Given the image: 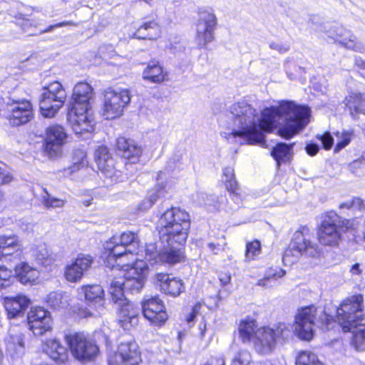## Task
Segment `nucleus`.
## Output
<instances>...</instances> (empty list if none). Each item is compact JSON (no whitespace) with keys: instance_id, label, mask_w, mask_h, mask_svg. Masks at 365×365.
<instances>
[{"instance_id":"nucleus-21","label":"nucleus","mask_w":365,"mask_h":365,"mask_svg":"<svg viewBox=\"0 0 365 365\" xmlns=\"http://www.w3.org/2000/svg\"><path fill=\"white\" fill-rule=\"evenodd\" d=\"M27 322L29 329L35 336H42L51 329V314L41 307H31L27 314Z\"/></svg>"},{"instance_id":"nucleus-43","label":"nucleus","mask_w":365,"mask_h":365,"mask_svg":"<svg viewBox=\"0 0 365 365\" xmlns=\"http://www.w3.org/2000/svg\"><path fill=\"white\" fill-rule=\"evenodd\" d=\"M296 365H324L311 351H301L295 359Z\"/></svg>"},{"instance_id":"nucleus-22","label":"nucleus","mask_w":365,"mask_h":365,"mask_svg":"<svg viewBox=\"0 0 365 365\" xmlns=\"http://www.w3.org/2000/svg\"><path fill=\"white\" fill-rule=\"evenodd\" d=\"M142 308L144 317L153 325L162 326L168 319L165 305L158 297L144 300Z\"/></svg>"},{"instance_id":"nucleus-46","label":"nucleus","mask_w":365,"mask_h":365,"mask_svg":"<svg viewBox=\"0 0 365 365\" xmlns=\"http://www.w3.org/2000/svg\"><path fill=\"white\" fill-rule=\"evenodd\" d=\"M231 365H252L251 354L247 349H240L233 356Z\"/></svg>"},{"instance_id":"nucleus-41","label":"nucleus","mask_w":365,"mask_h":365,"mask_svg":"<svg viewBox=\"0 0 365 365\" xmlns=\"http://www.w3.org/2000/svg\"><path fill=\"white\" fill-rule=\"evenodd\" d=\"M32 255L43 266H48L53 262L50 251L45 243H40L33 248Z\"/></svg>"},{"instance_id":"nucleus-3","label":"nucleus","mask_w":365,"mask_h":365,"mask_svg":"<svg viewBox=\"0 0 365 365\" xmlns=\"http://www.w3.org/2000/svg\"><path fill=\"white\" fill-rule=\"evenodd\" d=\"M139 244L138 236L133 232H124L119 236L112 237L103 245L106 266L113 268L115 263L120 266L123 262L140 259Z\"/></svg>"},{"instance_id":"nucleus-30","label":"nucleus","mask_w":365,"mask_h":365,"mask_svg":"<svg viewBox=\"0 0 365 365\" xmlns=\"http://www.w3.org/2000/svg\"><path fill=\"white\" fill-rule=\"evenodd\" d=\"M259 327L257 322L252 317L247 316L242 319L238 324L239 337L242 343L247 344L252 342L254 336Z\"/></svg>"},{"instance_id":"nucleus-8","label":"nucleus","mask_w":365,"mask_h":365,"mask_svg":"<svg viewBox=\"0 0 365 365\" xmlns=\"http://www.w3.org/2000/svg\"><path fill=\"white\" fill-rule=\"evenodd\" d=\"M319 253L318 246L311 242L309 228L302 227L294 233L288 249L284 252L282 260L284 264L292 265L300 257H315Z\"/></svg>"},{"instance_id":"nucleus-11","label":"nucleus","mask_w":365,"mask_h":365,"mask_svg":"<svg viewBox=\"0 0 365 365\" xmlns=\"http://www.w3.org/2000/svg\"><path fill=\"white\" fill-rule=\"evenodd\" d=\"M130 101V94L126 88H108L103 94V115L106 119H114L123 115Z\"/></svg>"},{"instance_id":"nucleus-61","label":"nucleus","mask_w":365,"mask_h":365,"mask_svg":"<svg viewBox=\"0 0 365 365\" xmlns=\"http://www.w3.org/2000/svg\"><path fill=\"white\" fill-rule=\"evenodd\" d=\"M19 227L21 230L24 232H29L32 230V225L29 222H21V224H19Z\"/></svg>"},{"instance_id":"nucleus-59","label":"nucleus","mask_w":365,"mask_h":365,"mask_svg":"<svg viewBox=\"0 0 365 365\" xmlns=\"http://www.w3.org/2000/svg\"><path fill=\"white\" fill-rule=\"evenodd\" d=\"M269 47L272 49H274L278 51L280 53H284L288 51L289 48L288 46H284L280 43L278 42H272L269 43Z\"/></svg>"},{"instance_id":"nucleus-2","label":"nucleus","mask_w":365,"mask_h":365,"mask_svg":"<svg viewBox=\"0 0 365 365\" xmlns=\"http://www.w3.org/2000/svg\"><path fill=\"white\" fill-rule=\"evenodd\" d=\"M190 219L189 214L183 210L172 207L165 211L158 220L157 229L163 243H167L158 250L155 243L146 245L145 259L151 265L156 264H175L185 260V256L182 246L185 243Z\"/></svg>"},{"instance_id":"nucleus-15","label":"nucleus","mask_w":365,"mask_h":365,"mask_svg":"<svg viewBox=\"0 0 365 365\" xmlns=\"http://www.w3.org/2000/svg\"><path fill=\"white\" fill-rule=\"evenodd\" d=\"M198 15L199 18L196 23L195 41L202 48L213 41L217 19L211 8L200 9Z\"/></svg>"},{"instance_id":"nucleus-51","label":"nucleus","mask_w":365,"mask_h":365,"mask_svg":"<svg viewBox=\"0 0 365 365\" xmlns=\"http://www.w3.org/2000/svg\"><path fill=\"white\" fill-rule=\"evenodd\" d=\"M74 156L73 158V165L68 169V173H72L78 170L84 165V159L86 158V153L81 150H77L73 153Z\"/></svg>"},{"instance_id":"nucleus-28","label":"nucleus","mask_w":365,"mask_h":365,"mask_svg":"<svg viewBox=\"0 0 365 365\" xmlns=\"http://www.w3.org/2000/svg\"><path fill=\"white\" fill-rule=\"evenodd\" d=\"M116 147L123 157L128 160L131 163L138 161L142 154V148L130 140L120 137L117 139Z\"/></svg>"},{"instance_id":"nucleus-33","label":"nucleus","mask_w":365,"mask_h":365,"mask_svg":"<svg viewBox=\"0 0 365 365\" xmlns=\"http://www.w3.org/2000/svg\"><path fill=\"white\" fill-rule=\"evenodd\" d=\"M15 273L19 282L24 284L34 283L40 276V272L37 269L25 262L16 266Z\"/></svg>"},{"instance_id":"nucleus-44","label":"nucleus","mask_w":365,"mask_h":365,"mask_svg":"<svg viewBox=\"0 0 365 365\" xmlns=\"http://www.w3.org/2000/svg\"><path fill=\"white\" fill-rule=\"evenodd\" d=\"M351 345L357 351H365V326L359 327L354 331Z\"/></svg>"},{"instance_id":"nucleus-47","label":"nucleus","mask_w":365,"mask_h":365,"mask_svg":"<svg viewBox=\"0 0 365 365\" xmlns=\"http://www.w3.org/2000/svg\"><path fill=\"white\" fill-rule=\"evenodd\" d=\"M335 135L336 137L337 141L334 148V151L339 152L349 145L352 138L353 133L351 131H338L335 133Z\"/></svg>"},{"instance_id":"nucleus-10","label":"nucleus","mask_w":365,"mask_h":365,"mask_svg":"<svg viewBox=\"0 0 365 365\" xmlns=\"http://www.w3.org/2000/svg\"><path fill=\"white\" fill-rule=\"evenodd\" d=\"M66 92L58 81H53L44 87L40 96L41 114L46 118H53L63 106Z\"/></svg>"},{"instance_id":"nucleus-45","label":"nucleus","mask_w":365,"mask_h":365,"mask_svg":"<svg viewBox=\"0 0 365 365\" xmlns=\"http://www.w3.org/2000/svg\"><path fill=\"white\" fill-rule=\"evenodd\" d=\"M365 207L364 201L360 197H354L348 199L339 205L341 210H363Z\"/></svg>"},{"instance_id":"nucleus-31","label":"nucleus","mask_w":365,"mask_h":365,"mask_svg":"<svg viewBox=\"0 0 365 365\" xmlns=\"http://www.w3.org/2000/svg\"><path fill=\"white\" fill-rule=\"evenodd\" d=\"M344 103L352 118L359 114L365 115V94L360 92H351L344 98Z\"/></svg>"},{"instance_id":"nucleus-39","label":"nucleus","mask_w":365,"mask_h":365,"mask_svg":"<svg viewBox=\"0 0 365 365\" xmlns=\"http://www.w3.org/2000/svg\"><path fill=\"white\" fill-rule=\"evenodd\" d=\"M292 146L293 144L287 145L286 143H279L273 148L271 155L277 161L278 165L282 163L290 160L293 154Z\"/></svg>"},{"instance_id":"nucleus-24","label":"nucleus","mask_w":365,"mask_h":365,"mask_svg":"<svg viewBox=\"0 0 365 365\" xmlns=\"http://www.w3.org/2000/svg\"><path fill=\"white\" fill-rule=\"evenodd\" d=\"M78 294L83 295L86 301L98 311L103 309L105 304L104 290L99 284L83 285L78 288Z\"/></svg>"},{"instance_id":"nucleus-40","label":"nucleus","mask_w":365,"mask_h":365,"mask_svg":"<svg viewBox=\"0 0 365 365\" xmlns=\"http://www.w3.org/2000/svg\"><path fill=\"white\" fill-rule=\"evenodd\" d=\"M68 24H70V22L63 21L55 25L49 26L48 27L44 29H38L37 24L34 23L33 21L30 19H23L22 22L21 23V26L24 32L27 33L29 36H35L41 34L44 32L51 31L53 28L61 27Z\"/></svg>"},{"instance_id":"nucleus-60","label":"nucleus","mask_w":365,"mask_h":365,"mask_svg":"<svg viewBox=\"0 0 365 365\" xmlns=\"http://www.w3.org/2000/svg\"><path fill=\"white\" fill-rule=\"evenodd\" d=\"M307 153L311 155H315L319 151V146L317 144L310 143L307 145L306 148Z\"/></svg>"},{"instance_id":"nucleus-53","label":"nucleus","mask_w":365,"mask_h":365,"mask_svg":"<svg viewBox=\"0 0 365 365\" xmlns=\"http://www.w3.org/2000/svg\"><path fill=\"white\" fill-rule=\"evenodd\" d=\"M317 138L322 142L324 149L329 150L331 148L334 139L329 133H325L323 135H318Z\"/></svg>"},{"instance_id":"nucleus-16","label":"nucleus","mask_w":365,"mask_h":365,"mask_svg":"<svg viewBox=\"0 0 365 365\" xmlns=\"http://www.w3.org/2000/svg\"><path fill=\"white\" fill-rule=\"evenodd\" d=\"M68 120L76 135L91 134L94 130L93 113L90 106H72Z\"/></svg>"},{"instance_id":"nucleus-29","label":"nucleus","mask_w":365,"mask_h":365,"mask_svg":"<svg viewBox=\"0 0 365 365\" xmlns=\"http://www.w3.org/2000/svg\"><path fill=\"white\" fill-rule=\"evenodd\" d=\"M23 249L22 242L16 235H0V256L19 254Z\"/></svg>"},{"instance_id":"nucleus-5","label":"nucleus","mask_w":365,"mask_h":365,"mask_svg":"<svg viewBox=\"0 0 365 365\" xmlns=\"http://www.w3.org/2000/svg\"><path fill=\"white\" fill-rule=\"evenodd\" d=\"M292 336L289 324L279 323L274 327L264 326L258 329L252 339L254 350L260 355H269L277 347V344H283Z\"/></svg>"},{"instance_id":"nucleus-18","label":"nucleus","mask_w":365,"mask_h":365,"mask_svg":"<svg viewBox=\"0 0 365 365\" xmlns=\"http://www.w3.org/2000/svg\"><path fill=\"white\" fill-rule=\"evenodd\" d=\"M68 135L63 127L52 125L46 129L43 150L51 158H57L62 153V148L66 143Z\"/></svg>"},{"instance_id":"nucleus-1","label":"nucleus","mask_w":365,"mask_h":365,"mask_svg":"<svg viewBox=\"0 0 365 365\" xmlns=\"http://www.w3.org/2000/svg\"><path fill=\"white\" fill-rule=\"evenodd\" d=\"M233 129L225 136L227 140L240 138L244 143L256 145L264 140L263 132L271 133L279 126L277 133L290 139L309 122L307 106L292 101H282L277 106L264 108L260 118L257 110L245 101L233 103L229 109Z\"/></svg>"},{"instance_id":"nucleus-26","label":"nucleus","mask_w":365,"mask_h":365,"mask_svg":"<svg viewBox=\"0 0 365 365\" xmlns=\"http://www.w3.org/2000/svg\"><path fill=\"white\" fill-rule=\"evenodd\" d=\"M42 349L58 364H64L68 359L67 349L61 344L59 340L55 338L48 339L43 341Z\"/></svg>"},{"instance_id":"nucleus-25","label":"nucleus","mask_w":365,"mask_h":365,"mask_svg":"<svg viewBox=\"0 0 365 365\" xmlns=\"http://www.w3.org/2000/svg\"><path fill=\"white\" fill-rule=\"evenodd\" d=\"M328 36L348 49L358 52H362L364 50L363 43L358 41L355 35L351 31L344 28H338L335 34L330 33Z\"/></svg>"},{"instance_id":"nucleus-58","label":"nucleus","mask_w":365,"mask_h":365,"mask_svg":"<svg viewBox=\"0 0 365 365\" xmlns=\"http://www.w3.org/2000/svg\"><path fill=\"white\" fill-rule=\"evenodd\" d=\"M207 247L210 252L215 255H217L220 251L224 250L223 245L217 243L210 242L207 245Z\"/></svg>"},{"instance_id":"nucleus-56","label":"nucleus","mask_w":365,"mask_h":365,"mask_svg":"<svg viewBox=\"0 0 365 365\" xmlns=\"http://www.w3.org/2000/svg\"><path fill=\"white\" fill-rule=\"evenodd\" d=\"M195 200L199 204V205H210V202H209V196L204 192H199L197 193L195 196Z\"/></svg>"},{"instance_id":"nucleus-19","label":"nucleus","mask_w":365,"mask_h":365,"mask_svg":"<svg viewBox=\"0 0 365 365\" xmlns=\"http://www.w3.org/2000/svg\"><path fill=\"white\" fill-rule=\"evenodd\" d=\"M7 118L11 125L19 126L29 122L33 116V108L27 100L11 101L6 103Z\"/></svg>"},{"instance_id":"nucleus-4","label":"nucleus","mask_w":365,"mask_h":365,"mask_svg":"<svg viewBox=\"0 0 365 365\" xmlns=\"http://www.w3.org/2000/svg\"><path fill=\"white\" fill-rule=\"evenodd\" d=\"M135 262L129 263L123 262L120 266L115 263V267L111 269H116L120 272V276L114 278L110 282L108 288V292L112 297V290L120 289L123 295L124 289H127L132 293L139 292L143 287L148 272V263L140 259H135Z\"/></svg>"},{"instance_id":"nucleus-49","label":"nucleus","mask_w":365,"mask_h":365,"mask_svg":"<svg viewBox=\"0 0 365 365\" xmlns=\"http://www.w3.org/2000/svg\"><path fill=\"white\" fill-rule=\"evenodd\" d=\"M42 203L46 208H61L65 205L66 201L62 199L56 198L50 195L45 190V194L42 195Z\"/></svg>"},{"instance_id":"nucleus-50","label":"nucleus","mask_w":365,"mask_h":365,"mask_svg":"<svg viewBox=\"0 0 365 365\" xmlns=\"http://www.w3.org/2000/svg\"><path fill=\"white\" fill-rule=\"evenodd\" d=\"M350 172L356 176L361 177L365 175V158L363 157L354 160L348 165Z\"/></svg>"},{"instance_id":"nucleus-12","label":"nucleus","mask_w":365,"mask_h":365,"mask_svg":"<svg viewBox=\"0 0 365 365\" xmlns=\"http://www.w3.org/2000/svg\"><path fill=\"white\" fill-rule=\"evenodd\" d=\"M178 169L176 163L174 160H169L165 168L160 170L156 177L158 183L155 187L156 190H152L148 192V197L145 198L138 205L140 211H145L150 209L159 197V194L162 190L167 191L175 183V178L173 176L175 170Z\"/></svg>"},{"instance_id":"nucleus-52","label":"nucleus","mask_w":365,"mask_h":365,"mask_svg":"<svg viewBox=\"0 0 365 365\" xmlns=\"http://www.w3.org/2000/svg\"><path fill=\"white\" fill-rule=\"evenodd\" d=\"M13 279L12 271L4 265H0V289L9 287Z\"/></svg>"},{"instance_id":"nucleus-20","label":"nucleus","mask_w":365,"mask_h":365,"mask_svg":"<svg viewBox=\"0 0 365 365\" xmlns=\"http://www.w3.org/2000/svg\"><path fill=\"white\" fill-rule=\"evenodd\" d=\"M93 263L94 258L91 255L78 254L73 261L66 264L64 270L66 279L72 283L79 282Z\"/></svg>"},{"instance_id":"nucleus-64","label":"nucleus","mask_w":365,"mask_h":365,"mask_svg":"<svg viewBox=\"0 0 365 365\" xmlns=\"http://www.w3.org/2000/svg\"><path fill=\"white\" fill-rule=\"evenodd\" d=\"M92 200H93V198L91 197H89L88 199H86V200L83 201V204L86 207H88V206H89L91 204Z\"/></svg>"},{"instance_id":"nucleus-55","label":"nucleus","mask_w":365,"mask_h":365,"mask_svg":"<svg viewBox=\"0 0 365 365\" xmlns=\"http://www.w3.org/2000/svg\"><path fill=\"white\" fill-rule=\"evenodd\" d=\"M285 274V271L282 269H272L271 268L269 271L267 272L265 275L269 279H277L282 277Z\"/></svg>"},{"instance_id":"nucleus-54","label":"nucleus","mask_w":365,"mask_h":365,"mask_svg":"<svg viewBox=\"0 0 365 365\" xmlns=\"http://www.w3.org/2000/svg\"><path fill=\"white\" fill-rule=\"evenodd\" d=\"M12 179L13 177L11 173L0 166V186L9 184L11 182Z\"/></svg>"},{"instance_id":"nucleus-13","label":"nucleus","mask_w":365,"mask_h":365,"mask_svg":"<svg viewBox=\"0 0 365 365\" xmlns=\"http://www.w3.org/2000/svg\"><path fill=\"white\" fill-rule=\"evenodd\" d=\"M112 290L111 301L117 305L118 322L120 327L125 330H130L138 324V309L135 304L130 302L125 295H123L118 289Z\"/></svg>"},{"instance_id":"nucleus-38","label":"nucleus","mask_w":365,"mask_h":365,"mask_svg":"<svg viewBox=\"0 0 365 365\" xmlns=\"http://www.w3.org/2000/svg\"><path fill=\"white\" fill-rule=\"evenodd\" d=\"M160 36L159 26L154 21L145 23L133 34L139 39H155Z\"/></svg>"},{"instance_id":"nucleus-6","label":"nucleus","mask_w":365,"mask_h":365,"mask_svg":"<svg viewBox=\"0 0 365 365\" xmlns=\"http://www.w3.org/2000/svg\"><path fill=\"white\" fill-rule=\"evenodd\" d=\"M320 312L321 321L319 322L317 321L319 310L314 306H308L298 309L294 317L293 329L294 333L299 339L304 341L312 339L314 334V327L317 322L321 324L322 329H329V319L324 311Z\"/></svg>"},{"instance_id":"nucleus-7","label":"nucleus","mask_w":365,"mask_h":365,"mask_svg":"<svg viewBox=\"0 0 365 365\" xmlns=\"http://www.w3.org/2000/svg\"><path fill=\"white\" fill-rule=\"evenodd\" d=\"M365 318L364 297L357 294L345 298L336 309V319L344 331H351Z\"/></svg>"},{"instance_id":"nucleus-42","label":"nucleus","mask_w":365,"mask_h":365,"mask_svg":"<svg viewBox=\"0 0 365 365\" xmlns=\"http://www.w3.org/2000/svg\"><path fill=\"white\" fill-rule=\"evenodd\" d=\"M46 301L51 307L59 309L68 304V296L61 291L52 292L48 294Z\"/></svg>"},{"instance_id":"nucleus-35","label":"nucleus","mask_w":365,"mask_h":365,"mask_svg":"<svg viewBox=\"0 0 365 365\" xmlns=\"http://www.w3.org/2000/svg\"><path fill=\"white\" fill-rule=\"evenodd\" d=\"M6 352L13 358L24 354V341L21 333L11 334L5 340Z\"/></svg>"},{"instance_id":"nucleus-9","label":"nucleus","mask_w":365,"mask_h":365,"mask_svg":"<svg viewBox=\"0 0 365 365\" xmlns=\"http://www.w3.org/2000/svg\"><path fill=\"white\" fill-rule=\"evenodd\" d=\"M353 227L349 220L341 219L334 211L327 212L318 232V239L321 244L328 246L338 245L341 232Z\"/></svg>"},{"instance_id":"nucleus-63","label":"nucleus","mask_w":365,"mask_h":365,"mask_svg":"<svg viewBox=\"0 0 365 365\" xmlns=\"http://www.w3.org/2000/svg\"><path fill=\"white\" fill-rule=\"evenodd\" d=\"M80 315L83 317H87L92 315V313L90 311L85 309L81 313H80Z\"/></svg>"},{"instance_id":"nucleus-34","label":"nucleus","mask_w":365,"mask_h":365,"mask_svg":"<svg viewBox=\"0 0 365 365\" xmlns=\"http://www.w3.org/2000/svg\"><path fill=\"white\" fill-rule=\"evenodd\" d=\"M92 96L91 86L84 82L78 83L73 88L72 106H89V101Z\"/></svg>"},{"instance_id":"nucleus-32","label":"nucleus","mask_w":365,"mask_h":365,"mask_svg":"<svg viewBox=\"0 0 365 365\" xmlns=\"http://www.w3.org/2000/svg\"><path fill=\"white\" fill-rule=\"evenodd\" d=\"M4 304L9 318L19 316L29 304V299L24 295H17L15 297H6Z\"/></svg>"},{"instance_id":"nucleus-37","label":"nucleus","mask_w":365,"mask_h":365,"mask_svg":"<svg viewBox=\"0 0 365 365\" xmlns=\"http://www.w3.org/2000/svg\"><path fill=\"white\" fill-rule=\"evenodd\" d=\"M165 72L158 62L150 61L143 71V78L151 83H161L165 80Z\"/></svg>"},{"instance_id":"nucleus-17","label":"nucleus","mask_w":365,"mask_h":365,"mask_svg":"<svg viewBox=\"0 0 365 365\" xmlns=\"http://www.w3.org/2000/svg\"><path fill=\"white\" fill-rule=\"evenodd\" d=\"M140 361L138 346L130 337L121 341L117 352L108 356L109 365H137Z\"/></svg>"},{"instance_id":"nucleus-57","label":"nucleus","mask_w":365,"mask_h":365,"mask_svg":"<svg viewBox=\"0 0 365 365\" xmlns=\"http://www.w3.org/2000/svg\"><path fill=\"white\" fill-rule=\"evenodd\" d=\"M363 270L364 269L361 264H360L359 263H355L351 267L349 272L353 276H359L362 274Z\"/></svg>"},{"instance_id":"nucleus-14","label":"nucleus","mask_w":365,"mask_h":365,"mask_svg":"<svg viewBox=\"0 0 365 365\" xmlns=\"http://www.w3.org/2000/svg\"><path fill=\"white\" fill-rule=\"evenodd\" d=\"M66 341L73 357L81 361H88L96 358L99 349L96 343L83 334L67 335Z\"/></svg>"},{"instance_id":"nucleus-36","label":"nucleus","mask_w":365,"mask_h":365,"mask_svg":"<svg viewBox=\"0 0 365 365\" xmlns=\"http://www.w3.org/2000/svg\"><path fill=\"white\" fill-rule=\"evenodd\" d=\"M222 181L225 183L227 190L230 192L232 200L236 204L241 202V198L239 192L240 188L235 178L234 170L231 167H227L223 169Z\"/></svg>"},{"instance_id":"nucleus-62","label":"nucleus","mask_w":365,"mask_h":365,"mask_svg":"<svg viewBox=\"0 0 365 365\" xmlns=\"http://www.w3.org/2000/svg\"><path fill=\"white\" fill-rule=\"evenodd\" d=\"M269 280L270 279L269 278H267V276L265 275L263 279H261L258 281L257 285L261 286V287H269Z\"/></svg>"},{"instance_id":"nucleus-27","label":"nucleus","mask_w":365,"mask_h":365,"mask_svg":"<svg viewBox=\"0 0 365 365\" xmlns=\"http://www.w3.org/2000/svg\"><path fill=\"white\" fill-rule=\"evenodd\" d=\"M95 159L98 168L106 176L113 178L115 175L114 160L107 147L101 146L95 153Z\"/></svg>"},{"instance_id":"nucleus-48","label":"nucleus","mask_w":365,"mask_h":365,"mask_svg":"<svg viewBox=\"0 0 365 365\" xmlns=\"http://www.w3.org/2000/svg\"><path fill=\"white\" fill-rule=\"evenodd\" d=\"M261 253V243L259 240H255L252 242H247L245 251V260L250 261L255 259Z\"/></svg>"},{"instance_id":"nucleus-23","label":"nucleus","mask_w":365,"mask_h":365,"mask_svg":"<svg viewBox=\"0 0 365 365\" xmlns=\"http://www.w3.org/2000/svg\"><path fill=\"white\" fill-rule=\"evenodd\" d=\"M155 279L163 293L173 297L179 296L185 289L182 279L170 274L158 273Z\"/></svg>"}]
</instances>
